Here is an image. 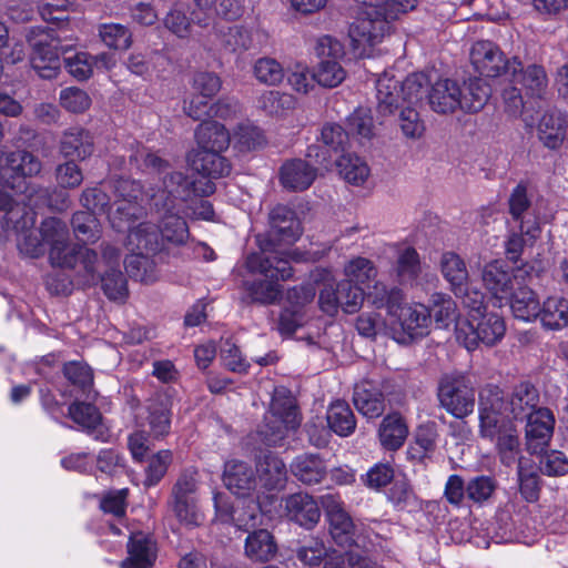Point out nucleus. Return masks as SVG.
<instances>
[{
  "label": "nucleus",
  "mask_w": 568,
  "mask_h": 568,
  "mask_svg": "<svg viewBox=\"0 0 568 568\" xmlns=\"http://www.w3.org/2000/svg\"><path fill=\"white\" fill-rule=\"evenodd\" d=\"M286 514L300 526L312 528L321 518V510L314 498L307 494L291 495L285 500Z\"/></svg>",
  "instance_id": "30"
},
{
  "label": "nucleus",
  "mask_w": 568,
  "mask_h": 568,
  "mask_svg": "<svg viewBox=\"0 0 568 568\" xmlns=\"http://www.w3.org/2000/svg\"><path fill=\"white\" fill-rule=\"evenodd\" d=\"M496 488L497 483L493 477L475 476L466 484V498L474 504L483 505L491 498Z\"/></svg>",
  "instance_id": "58"
},
{
  "label": "nucleus",
  "mask_w": 568,
  "mask_h": 568,
  "mask_svg": "<svg viewBox=\"0 0 568 568\" xmlns=\"http://www.w3.org/2000/svg\"><path fill=\"white\" fill-rule=\"evenodd\" d=\"M439 266L450 291L454 294H462L464 286L469 283V273L465 261L455 252H445L442 254Z\"/></svg>",
  "instance_id": "37"
},
{
  "label": "nucleus",
  "mask_w": 568,
  "mask_h": 568,
  "mask_svg": "<svg viewBox=\"0 0 568 568\" xmlns=\"http://www.w3.org/2000/svg\"><path fill=\"white\" fill-rule=\"evenodd\" d=\"M428 103L436 113H453L462 110L463 90L460 85L450 79L436 81L428 92Z\"/></svg>",
  "instance_id": "20"
},
{
  "label": "nucleus",
  "mask_w": 568,
  "mask_h": 568,
  "mask_svg": "<svg viewBox=\"0 0 568 568\" xmlns=\"http://www.w3.org/2000/svg\"><path fill=\"white\" fill-rule=\"evenodd\" d=\"M150 436L154 439H163L171 429V410L168 399L162 395H155L146 404Z\"/></svg>",
  "instance_id": "39"
},
{
  "label": "nucleus",
  "mask_w": 568,
  "mask_h": 568,
  "mask_svg": "<svg viewBox=\"0 0 568 568\" xmlns=\"http://www.w3.org/2000/svg\"><path fill=\"white\" fill-rule=\"evenodd\" d=\"M41 235L49 245V260L53 266L74 268L78 262L83 268V283L95 285L98 254L94 250L69 242V230L64 222L48 217L41 223Z\"/></svg>",
  "instance_id": "4"
},
{
  "label": "nucleus",
  "mask_w": 568,
  "mask_h": 568,
  "mask_svg": "<svg viewBox=\"0 0 568 568\" xmlns=\"http://www.w3.org/2000/svg\"><path fill=\"white\" fill-rule=\"evenodd\" d=\"M338 293L341 300V308L347 314L358 312L365 301V291L361 286H356L349 282L341 281L338 283Z\"/></svg>",
  "instance_id": "62"
},
{
  "label": "nucleus",
  "mask_w": 568,
  "mask_h": 568,
  "mask_svg": "<svg viewBox=\"0 0 568 568\" xmlns=\"http://www.w3.org/2000/svg\"><path fill=\"white\" fill-rule=\"evenodd\" d=\"M321 500L329 523V534L335 544L342 548L352 546L366 548L371 542L369 536L362 531L361 526L353 523L339 496L326 494Z\"/></svg>",
  "instance_id": "9"
},
{
  "label": "nucleus",
  "mask_w": 568,
  "mask_h": 568,
  "mask_svg": "<svg viewBox=\"0 0 568 568\" xmlns=\"http://www.w3.org/2000/svg\"><path fill=\"white\" fill-rule=\"evenodd\" d=\"M504 403V414L509 410L515 419H527L538 409L539 393L534 385L520 383L514 388L509 400Z\"/></svg>",
  "instance_id": "27"
},
{
  "label": "nucleus",
  "mask_w": 568,
  "mask_h": 568,
  "mask_svg": "<svg viewBox=\"0 0 568 568\" xmlns=\"http://www.w3.org/2000/svg\"><path fill=\"white\" fill-rule=\"evenodd\" d=\"M378 271L374 262L362 256L349 260L344 265V275L346 282L356 286L366 285L371 281H375Z\"/></svg>",
  "instance_id": "52"
},
{
  "label": "nucleus",
  "mask_w": 568,
  "mask_h": 568,
  "mask_svg": "<svg viewBox=\"0 0 568 568\" xmlns=\"http://www.w3.org/2000/svg\"><path fill=\"white\" fill-rule=\"evenodd\" d=\"M293 476L304 485H316L327 475V464L318 454H301L291 463Z\"/></svg>",
  "instance_id": "31"
},
{
  "label": "nucleus",
  "mask_w": 568,
  "mask_h": 568,
  "mask_svg": "<svg viewBox=\"0 0 568 568\" xmlns=\"http://www.w3.org/2000/svg\"><path fill=\"white\" fill-rule=\"evenodd\" d=\"M427 78L423 73L408 75L403 82L396 80L390 72H385L376 81L377 111L381 115L393 114L399 101L414 105L422 101Z\"/></svg>",
  "instance_id": "5"
},
{
  "label": "nucleus",
  "mask_w": 568,
  "mask_h": 568,
  "mask_svg": "<svg viewBox=\"0 0 568 568\" xmlns=\"http://www.w3.org/2000/svg\"><path fill=\"white\" fill-rule=\"evenodd\" d=\"M518 481L521 496L528 503L539 497V476L532 466L527 467L523 460L518 464Z\"/></svg>",
  "instance_id": "63"
},
{
  "label": "nucleus",
  "mask_w": 568,
  "mask_h": 568,
  "mask_svg": "<svg viewBox=\"0 0 568 568\" xmlns=\"http://www.w3.org/2000/svg\"><path fill=\"white\" fill-rule=\"evenodd\" d=\"M365 300L376 308L385 307L388 315H395L399 304L404 301V294L398 287H388L382 281H375L373 286L365 292Z\"/></svg>",
  "instance_id": "41"
},
{
  "label": "nucleus",
  "mask_w": 568,
  "mask_h": 568,
  "mask_svg": "<svg viewBox=\"0 0 568 568\" xmlns=\"http://www.w3.org/2000/svg\"><path fill=\"white\" fill-rule=\"evenodd\" d=\"M315 51L320 62L313 73L314 80L326 88L341 84L346 77V71L341 64L345 57L342 42L331 36H323L317 40Z\"/></svg>",
  "instance_id": "12"
},
{
  "label": "nucleus",
  "mask_w": 568,
  "mask_h": 568,
  "mask_svg": "<svg viewBox=\"0 0 568 568\" xmlns=\"http://www.w3.org/2000/svg\"><path fill=\"white\" fill-rule=\"evenodd\" d=\"M245 555L253 561H268L276 551L277 546L273 536L266 529H258L251 534L245 539Z\"/></svg>",
  "instance_id": "43"
},
{
  "label": "nucleus",
  "mask_w": 568,
  "mask_h": 568,
  "mask_svg": "<svg viewBox=\"0 0 568 568\" xmlns=\"http://www.w3.org/2000/svg\"><path fill=\"white\" fill-rule=\"evenodd\" d=\"M68 415L74 423L87 429L95 428L102 418L94 405L83 402L72 403L69 406Z\"/></svg>",
  "instance_id": "60"
},
{
  "label": "nucleus",
  "mask_w": 568,
  "mask_h": 568,
  "mask_svg": "<svg viewBox=\"0 0 568 568\" xmlns=\"http://www.w3.org/2000/svg\"><path fill=\"white\" fill-rule=\"evenodd\" d=\"M245 295L243 301L246 303L272 304L281 295L280 284L271 278L246 281L243 284Z\"/></svg>",
  "instance_id": "47"
},
{
  "label": "nucleus",
  "mask_w": 568,
  "mask_h": 568,
  "mask_svg": "<svg viewBox=\"0 0 568 568\" xmlns=\"http://www.w3.org/2000/svg\"><path fill=\"white\" fill-rule=\"evenodd\" d=\"M172 463V452L163 449L153 455L145 468L144 486L152 487L160 483Z\"/></svg>",
  "instance_id": "61"
},
{
  "label": "nucleus",
  "mask_w": 568,
  "mask_h": 568,
  "mask_svg": "<svg viewBox=\"0 0 568 568\" xmlns=\"http://www.w3.org/2000/svg\"><path fill=\"white\" fill-rule=\"evenodd\" d=\"M125 246L133 253H154L162 248V240L158 225L140 222L126 230Z\"/></svg>",
  "instance_id": "25"
},
{
  "label": "nucleus",
  "mask_w": 568,
  "mask_h": 568,
  "mask_svg": "<svg viewBox=\"0 0 568 568\" xmlns=\"http://www.w3.org/2000/svg\"><path fill=\"white\" fill-rule=\"evenodd\" d=\"M505 333V321L497 313H483L473 318H460L455 325L457 342L468 351L477 348L479 343L494 346L503 339Z\"/></svg>",
  "instance_id": "7"
},
{
  "label": "nucleus",
  "mask_w": 568,
  "mask_h": 568,
  "mask_svg": "<svg viewBox=\"0 0 568 568\" xmlns=\"http://www.w3.org/2000/svg\"><path fill=\"white\" fill-rule=\"evenodd\" d=\"M95 284L101 282L102 290L112 301H124L128 296L126 278L120 270V251L105 244L102 247V261L97 263Z\"/></svg>",
  "instance_id": "16"
},
{
  "label": "nucleus",
  "mask_w": 568,
  "mask_h": 568,
  "mask_svg": "<svg viewBox=\"0 0 568 568\" xmlns=\"http://www.w3.org/2000/svg\"><path fill=\"white\" fill-rule=\"evenodd\" d=\"M126 273L130 277L149 284L158 280V271L154 261L144 253H133L124 261Z\"/></svg>",
  "instance_id": "51"
},
{
  "label": "nucleus",
  "mask_w": 568,
  "mask_h": 568,
  "mask_svg": "<svg viewBox=\"0 0 568 568\" xmlns=\"http://www.w3.org/2000/svg\"><path fill=\"white\" fill-rule=\"evenodd\" d=\"M336 166L339 175L349 184L363 185L369 174L371 170L367 163L357 155L343 154L337 161Z\"/></svg>",
  "instance_id": "50"
},
{
  "label": "nucleus",
  "mask_w": 568,
  "mask_h": 568,
  "mask_svg": "<svg viewBox=\"0 0 568 568\" xmlns=\"http://www.w3.org/2000/svg\"><path fill=\"white\" fill-rule=\"evenodd\" d=\"M196 150L191 152H224L230 145V133L216 121H203L194 133Z\"/></svg>",
  "instance_id": "26"
},
{
  "label": "nucleus",
  "mask_w": 568,
  "mask_h": 568,
  "mask_svg": "<svg viewBox=\"0 0 568 568\" xmlns=\"http://www.w3.org/2000/svg\"><path fill=\"white\" fill-rule=\"evenodd\" d=\"M430 317L433 316L438 327H448L457 318V305L447 294L435 293L430 297Z\"/></svg>",
  "instance_id": "54"
},
{
  "label": "nucleus",
  "mask_w": 568,
  "mask_h": 568,
  "mask_svg": "<svg viewBox=\"0 0 568 568\" xmlns=\"http://www.w3.org/2000/svg\"><path fill=\"white\" fill-rule=\"evenodd\" d=\"M258 105L270 115L284 116L295 109L296 100L290 93L272 90L260 97Z\"/></svg>",
  "instance_id": "55"
},
{
  "label": "nucleus",
  "mask_w": 568,
  "mask_h": 568,
  "mask_svg": "<svg viewBox=\"0 0 568 568\" xmlns=\"http://www.w3.org/2000/svg\"><path fill=\"white\" fill-rule=\"evenodd\" d=\"M409 434L408 425L399 413L387 414L378 427L379 443L386 450L399 449Z\"/></svg>",
  "instance_id": "33"
},
{
  "label": "nucleus",
  "mask_w": 568,
  "mask_h": 568,
  "mask_svg": "<svg viewBox=\"0 0 568 568\" xmlns=\"http://www.w3.org/2000/svg\"><path fill=\"white\" fill-rule=\"evenodd\" d=\"M353 402L356 409L367 418L379 417L385 410L384 394L367 381L355 386Z\"/></svg>",
  "instance_id": "35"
},
{
  "label": "nucleus",
  "mask_w": 568,
  "mask_h": 568,
  "mask_svg": "<svg viewBox=\"0 0 568 568\" xmlns=\"http://www.w3.org/2000/svg\"><path fill=\"white\" fill-rule=\"evenodd\" d=\"M510 77L513 82L520 83L531 97H541L548 85L546 71L538 64H530L526 69L520 64L517 74Z\"/></svg>",
  "instance_id": "48"
},
{
  "label": "nucleus",
  "mask_w": 568,
  "mask_h": 568,
  "mask_svg": "<svg viewBox=\"0 0 568 568\" xmlns=\"http://www.w3.org/2000/svg\"><path fill=\"white\" fill-rule=\"evenodd\" d=\"M504 398L497 387L485 388L479 397V433L483 438L496 442L500 460L505 465L515 462L519 450L515 425L503 413Z\"/></svg>",
  "instance_id": "3"
},
{
  "label": "nucleus",
  "mask_w": 568,
  "mask_h": 568,
  "mask_svg": "<svg viewBox=\"0 0 568 568\" xmlns=\"http://www.w3.org/2000/svg\"><path fill=\"white\" fill-rule=\"evenodd\" d=\"M74 236L79 242L93 244L101 239L102 227L95 214L87 211L75 212L71 220Z\"/></svg>",
  "instance_id": "49"
},
{
  "label": "nucleus",
  "mask_w": 568,
  "mask_h": 568,
  "mask_svg": "<svg viewBox=\"0 0 568 568\" xmlns=\"http://www.w3.org/2000/svg\"><path fill=\"white\" fill-rule=\"evenodd\" d=\"M328 250L329 247H326L323 251H307L305 253H302L296 248L284 252L274 251L264 257L254 253L247 256L246 266L251 272L260 273L272 281H286L293 275L291 261L315 262L322 258Z\"/></svg>",
  "instance_id": "8"
},
{
  "label": "nucleus",
  "mask_w": 568,
  "mask_h": 568,
  "mask_svg": "<svg viewBox=\"0 0 568 568\" xmlns=\"http://www.w3.org/2000/svg\"><path fill=\"white\" fill-rule=\"evenodd\" d=\"M316 169L306 161L294 159L286 161L280 170L281 184L291 191H304L315 181Z\"/></svg>",
  "instance_id": "28"
},
{
  "label": "nucleus",
  "mask_w": 568,
  "mask_h": 568,
  "mask_svg": "<svg viewBox=\"0 0 568 568\" xmlns=\"http://www.w3.org/2000/svg\"><path fill=\"white\" fill-rule=\"evenodd\" d=\"M480 278L494 305L498 307L508 304L518 284L513 270L503 260L486 263L480 271Z\"/></svg>",
  "instance_id": "15"
},
{
  "label": "nucleus",
  "mask_w": 568,
  "mask_h": 568,
  "mask_svg": "<svg viewBox=\"0 0 568 568\" xmlns=\"http://www.w3.org/2000/svg\"><path fill=\"white\" fill-rule=\"evenodd\" d=\"M311 281L314 284H323L318 296L320 308L329 316L336 315L341 307V300L338 284L336 288L334 287L332 271L327 268H316L311 274Z\"/></svg>",
  "instance_id": "38"
},
{
  "label": "nucleus",
  "mask_w": 568,
  "mask_h": 568,
  "mask_svg": "<svg viewBox=\"0 0 568 568\" xmlns=\"http://www.w3.org/2000/svg\"><path fill=\"white\" fill-rule=\"evenodd\" d=\"M102 42L114 50H126L132 43L130 30L120 23H104L99 28Z\"/></svg>",
  "instance_id": "57"
},
{
  "label": "nucleus",
  "mask_w": 568,
  "mask_h": 568,
  "mask_svg": "<svg viewBox=\"0 0 568 568\" xmlns=\"http://www.w3.org/2000/svg\"><path fill=\"white\" fill-rule=\"evenodd\" d=\"M437 397L440 406L456 418H464L474 412L475 388L464 373L443 375L438 383Z\"/></svg>",
  "instance_id": "10"
},
{
  "label": "nucleus",
  "mask_w": 568,
  "mask_h": 568,
  "mask_svg": "<svg viewBox=\"0 0 568 568\" xmlns=\"http://www.w3.org/2000/svg\"><path fill=\"white\" fill-rule=\"evenodd\" d=\"M301 419L291 396L276 393L265 415V424L260 429L261 440L267 446H276L291 430L300 426Z\"/></svg>",
  "instance_id": "11"
},
{
  "label": "nucleus",
  "mask_w": 568,
  "mask_h": 568,
  "mask_svg": "<svg viewBox=\"0 0 568 568\" xmlns=\"http://www.w3.org/2000/svg\"><path fill=\"white\" fill-rule=\"evenodd\" d=\"M270 223V237L273 242L292 244L302 233L301 223L294 211L285 205H277L271 211Z\"/></svg>",
  "instance_id": "22"
},
{
  "label": "nucleus",
  "mask_w": 568,
  "mask_h": 568,
  "mask_svg": "<svg viewBox=\"0 0 568 568\" xmlns=\"http://www.w3.org/2000/svg\"><path fill=\"white\" fill-rule=\"evenodd\" d=\"M394 271L399 283H416L423 271L418 252L409 245L398 247Z\"/></svg>",
  "instance_id": "40"
},
{
  "label": "nucleus",
  "mask_w": 568,
  "mask_h": 568,
  "mask_svg": "<svg viewBox=\"0 0 568 568\" xmlns=\"http://www.w3.org/2000/svg\"><path fill=\"white\" fill-rule=\"evenodd\" d=\"M509 213L528 240L536 241L540 236L541 227L538 216L530 210L527 189L523 184H518L509 196Z\"/></svg>",
  "instance_id": "19"
},
{
  "label": "nucleus",
  "mask_w": 568,
  "mask_h": 568,
  "mask_svg": "<svg viewBox=\"0 0 568 568\" xmlns=\"http://www.w3.org/2000/svg\"><path fill=\"white\" fill-rule=\"evenodd\" d=\"M555 417L548 408H538L527 418L525 439L530 454H541L554 434Z\"/></svg>",
  "instance_id": "18"
},
{
  "label": "nucleus",
  "mask_w": 568,
  "mask_h": 568,
  "mask_svg": "<svg viewBox=\"0 0 568 568\" xmlns=\"http://www.w3.org/2000/svg\"><path fill=\"white\" fill-rule=\"evenodd\" d=\"M158 556L155 541L144 532H134L128 542V557L121 568H152Z\"/></svg>",
  "instance_id": "21"
},
{
  "label": "nucleus",
  "mask_w": 568,
  "mask_h": 568,
  "mask_svg": "<svg viewBox=\"0 0 568 568\" xmlns=\"http://www.w3.org/2000/svg\"><path fill=\"white\" fill-rule=\"evenodd\" d=\"M28 41L32 48L31 65L42 79H54L60 71V59L54 47L49 43V34L31 30Z\"/></svg>",
  "instance_id": "17"
},
{
  "label": "nucleus",
  "mask_w": 568,
  "mask_h": 568,
  "mask_svg": "<svg viewBox=\"0 0 568 568\" xmlns=\"http://www.w3.org/2000/svg\"><path fill=\"white\" fill-rule=\"evenodd\" d=\"M160 231V237L162 245L164 242H169L175 245L185 243L189 239V227L186 222L173 213V210L165 211V215L162 217L161 225L158 226Z\"/></svg>",
  "instance_id": "53"
},
{
  "label": "nucleus",
  "mask_w": 568,
  "mask_h": 568,
  "mask_svg": "<svg viewBox=\"0 0 568 568\" xmlns=\"http://www.w3.org/2000/svg\"><path fill=\"white\" fill-rule=\"evenodd\" d=\"M144 191L140 182L121 179L115 184V199L108 211L113 230L125 232L145 215Z\"/></svg>",
  "instance_id": "6"
},
{
  "label": "nucleus",
  "mask_w": 568,
  "mask_h": 568,
  "mask_svg": "<svg viewBox=\"0 0 568 568\" xmlns=\"http://www.w3.org/2000/svg\"><path fill=\"white\" fill-rule=\"evenodd\" d=\"M131 160L136 163L142 162L146 169H151L162 178V187L151 194V201L158 210H175L180 202L186 201L192 194L199 196H209L214 193L215 184L206 180L204 182H191L189 178L180 171H168L169 163L155 153L146 150H138Z\"/></svg>",
  "instance_id": "1"
},
{
  "label": "nucleus",
  "mask_w": 568,
  "mask_h": 568,
  "mask_svg": "<svg viewBox=\"0 0 568 568\" xmlns=\"http://www.w3.org/2000/svg\"><path fill=\"white\" fill-rule=\"evenodd\" d=\"M223 483L225 487L237 498L250 499L245 510L233 508L224 503L220 495L214 496V506L217 516L223 521L232 520L239 528L247 529L256 525L258 505L253 495L258 488V481L254 468L239 459H231L224 464Z\"/></svg>",
  "instance_id": "2"
},
{
  "label": "nucleus",
  "mask_w": 568,
  "mask_h": 568,
  "mask_svg": "<svg viewBox=\"0 0 568 568\" xmlns=\"http://www.w3.org/2000/svg\"><path fill=\"white\" fill-rule=\"evenodd\" d=\"M258 487L265 490H280L283 489L287 480L286 466L281 458L268 453L261 457L256 463L254 469Z\"/></svg>",
  "instance_id": "24"
},
{
  "label": "nucleus",
  "mask_w": 568,
  "mask_h": 568,
  "mask_svg": "<svg viewBox=\"0 0 568 568\" xmlns=\"http://www.w3.org/2000/svg\"><path fill=\"white\" fill-rule=\"evenodd\" d=\"M490 97V88L481 80L470 81L463 91L462 110L466 112H478L484 108Z\"/></svg>",
  "instance_id": "59"
},
{
  "label": "nucleus",
  "mask_w": 568,
  "mask_h": 568,
  "mask_svg": "<svg viewBox=\"0 0 568 568\" xmlns=\"http://www.w3.org/2000/svg\"><path fill=\"white\" fill-rule=\"evenodd\" d=\"M326 420L329 428L338 436L347 437L356 428V419L349 407L344 400L333 402L326 413Z\"/></svg>",
  "instance_id": "44"
},
{
  "label": "nucleus",
  "mask_w": 568,
  "mask_h": 568,
  "mask_svg": "<svg viewBox=\"0 0 568 568\" xmlns=\"http://www.w3.org/2000/svg\"><path fill=\"white\" fill-rule=\"evenodd\" d=\"M34 219L29 213L22 214V221H16L12 229L18 234L19 251L30 257H39L44 254L48 243L41 235V229L33 230Z\"/></svg>",
  "instance_id": "29"
},
{
  "label": "nucleus",
  "mask_w": 568,
  "mask_h": 568,
  "mask_svg": "<svg viewBox=\"0 0 568 568\" xmlns=\"http://www.w3.org/2000/svg\"><path fill=\"white\" fill-rule=\"evenodd\" d=\"M538 317L544 327L561 329L568 325V301L560 296L548 297L539 310Z\"/></svg>",
  "instance_id": "45"
},
{
  "label": "nucleus",
  "mask_w": 568,
  "mask_h": 568,
  "mask_svg": "<svg viewBox=\"0 0 568 568\" xmlns=\"http://www.w3.org/2000/svg\"><path fill=\"white\" fill-rule=\"evenodd\" d=\"M507 305L510 306L516 318L525 322L537 318L540 310L535 292L527 286H519L518 284L514 288V294Z\"/></svg>",
  "instance_id": "42"
},
{
  "label": "nucleus",
  "mask_w": 568,
  "mask_h": 568,
  "mask_svg": "<svg viewBox=\"0 0 568 568\" xmlns=\"http://www.w3.org/2000/svg\"><path fill=\"white\" fill-rule=\"evenodd\" d=\"M470 62L481 75L495 78L503 73L516 75L520 61L506 60L500 49L491 41H476L470 49Z\"/></svg>",
  "instance_id": "14"
},
{
  "label": "nucleus",
  "mask_w": 568,
  "mask_h": 568,
  "mask_svg": "<svg viewBox=\"0 0 568 568\" xmlns=\"http://www.w3.org/2000/svg\"><path fill=\"white\" fill-rule=\"evenodd\" d=\"M438 433L435 423L420 425L415 433L414 442L407 449L408 456L414 460H423L430 456L437 444Z\"/></svg>",
  "instance_id": "46"
},
{
  "label": "nucleus",
  "mask_w": 568,
  "mask_h": 568,
  "mask_svg": "<svg viewBox=\"0 0 568 568\" xmlns=\"http://www.w3.org/2000/svg\"><path fill=\"white\" fill-rule=\"evenodd\" d=\"M567 120L558 111H548L544 113L538 123L539 140L548 149H558L566 136Z\"/></svg>",
  "instance_id": "36"
},
{
  "label": "nucleus",
  "mask_w": 568,
  "mask_h": 568,
  "mask_svg": "<svg viewBox=\"0 0 568 568\" xmlns=\"http://www.w3.org/2000/svg\"><path fill=\"white\" fill-rule=\"evenodd\" d=\"M399 327L410 338L422 337L428 333L432 323L430 312L423 304H399V308L395 315Z\"/></svg>",
  "instance_id": "23"
},
{
  "label": "nucleus",
  "mask_w": 568,
  "mask_h": 568,
  "mask_svg": "<svg viewBox=\"0 0 568 568\" xmlns=\"http://www.w3.org/2000/svg\"><path fill=\"white\" fill-rule=\"evenodd\" d=\"M93 150V139L82 128H70L60 139L59 151L67 159L83 161L92 155Z\"/></svg>",
  "instance_id": "32"
},
{
  "label": "nucleus",
  "mask_w": 568,
  "mask_h": 568,
  "mask_svg": "<svg viewBox=\"0 0 568 568\" xmlns=\"http://www.w3.org/2000/svg\"><path fill=\"white\" fill-rule=\"evenodd\" d=\"M253 73L258 82L267 85H277L285 77L283 65L271 57L257 59L253 65Z\"/></svg>",
  "instance_id": "56"
},
{
  "label": "nucleus",
  "mask_w": 568,
  "mask_h": 568,
  "mask_svg": "<svg viewBox=\"0 0 568 568\" xmlns=\"http://www.w3.org/2000/svg\"><path fill=\"white\" fill-rule=\"evenodd\" d=\"M394 476L395 470L389 463H377L366 471L362 480L367 488L378 491L390 484Z\"/></svg>",
  "instance_id": "64"
},
{
  "label": "nucleus",
  "mask_w": 568,
  "mask_h": 568,
  "mask_svg": "<svg viewBox=\"0 0 568 568\" xmlns=\"http://www.w3.org/2000/svg\"><path fill=\"white\" fill-rule=\"evenodd\" d=\"M223 152H189L187 162L190 166L205 178L219 179L227 175L231 164Z\"/></svg>",
  "instance_id": "34"
},
{
  "label": "nucleus",
  "mask_w": 568,
  "mask_h": 568,
  "mask_svg": "<svg viewBox=\"0 0 568 568\" xmlns=\"http://www.w3.org/2000/svg\"><path fill=\"white\" fill-rule=\"evenodd\" d=\"M1 183L14 190H28L26 178L37 175L42 169L40 160L28 151L3 153L0 156Z\"/></svg>",
  "instance_id": "13"
}]
</instances>
